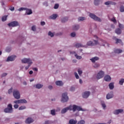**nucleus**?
I'll use <instances>...</instances> for the list:
<instances>
[{
	"mask_svg": "<svg viewBox=\"0 0 124 124\" xmlns=\"http://www.w3.org/2000/svg\"><path fill=\"white\" fill-rule=\"evenodd\" d=\"M21 62L22 63H28V66L25 67L26 70H28V69H29L30 68V66H31L32 63V62L31 59L24 58L21 60Z\"/></svg>",
	"mask_w": 124,
	"mask_h": 124,
	"instance_id": "nucleus-1",
	"label": "nucleus"
},
{
	"mask_svg": "<svg viewBox=\"0 0 124 124\" xmlns=\"http://www.w3.org/2000/svg\"><path fill=\"white\" fill-rule=\"evenodd\" d=\"M72 110L74 112H75L76 111V110H77V111H85V110H84L83 108H81L79 106H77L76 105H73L72 106Z\"/></svg>",
	"mask_w": 124,
	"mask_h": 124,
	"instance_id": "nucleus-2",
	"label": "nucleus"
},
{
	"mask_svg": "<svg viewBox=\"0 0 124 124\" xmlns=\"http://www.w3.org/2000/svg\"><path fill=\"white\" fill-rule=\"evenodd\" d=\"M62 102H67L68 101V96H67V93H65L62 94Z\"/></svg>",
	"mask_w": 124,
	"mask_h": 124,
	"instance_id": "nucleus-3",
	"label": "nucleus"
},
{
	"mask_svg": "<svg viewBox=\"0 0 124 124\" xmlns=\"http://www.w3.org/2000/svg\"><path fill=\"white\" fill-rule=\"evenodd\" d=\"M68 110L72 111V106L70 105L69 107L65 108L61 110L62 114H65Z\"/></svg>",
	"mask_w": 124,
	"mask_h": 124,
	"instance_id": "nucleus-4",
	"label": "nucleus"
},
{
	"mask_svg": "<svg viewBox=\"0 0 124 124\" xmlns=\"http://www.w3.org/2000/svg\"><path fill=\"white\" fill-rule=\"evenodd\" d=\"M5 113H12L13 112L12 108V105L11 104H9L8 105V108L4 109Z\"/></svg>",
	"mask_w": 124,
	"mask_h": 124,
	"instance_id": "nucleus-5",
	"label": "nucleus"
},
{
	"mask_svg": "<svg viewBox=\"0 0 124 124\" xmlns=\"http://www.w3.org/2000/svg\"><path fill=\"white\" fill-rule=\"evenodd\" d=\"M89 16L90 17L92 18V19H93L95 21H97L98 22H101V19L99 17L96 16H95L93 14H90L89 15Z\"/></svg>",
	"mask_w": 124,
	"mask_h": 124,
	"instance_id": "nucleus-6",
	"label": "nucleus"
},
{
	"mask_svg": "<svg viewBox=\"0 0 124 124\" xmlns=\"http://www.w3.org/2000/svg\"><path fill=\"white\" fill-rule=\"evenodd\" d=\"M13 95L16 98V99H19L20 96V93L18 90H14L13 92Z\"/></svg>",
	"mask_w": 124,
	"mask_h": 124,
	"instance_id": "nucleus-7",
	"label": "nucleus"
},
{
	"mask_svg": "<svg viewBox=\"0 0 124 124\" xmlns=\"http://www.w3.org/2000/svg\"><path fill=\"white\" fill-rule=\"evenodd\" d=\"M9 27H18L19 26V22L16 21H14L11 22L10 23L8 24Z\"/></svg>",
	"mask_w": 124,
	"mask_h": 124,
	"instance_id": "nucleus-8",
	"label": "nucleus"
},
{
	"mask_svg": "<svg viewBox=\"0 0 124 124\" xmlns=\"http://www.w3.org/2000/svg\"><path fill=\"white\" fill-rule=\"evenodd\" d=\"M104 77V72L103 71H99L96 76V79L97 80H99V79H101V78Z\"/></svg>",
	"mask_w": 124,
	"mask_h": 124,
	"instance_id": "nucleus-9",
	"label": "nucleus"
},
{
	"mask_svg": "<svg viewBox=\"0 0 124 124\" xmlns=\"http://www.w3.org/2000/svg\"><path fill=\"white\" fill-rule=\"evenodd\" d=\"M14 103H16V104H21L23 103H28V101H27L26 99H23L14 101Z\"/></svg>",
	"mask_w": 124,
	"mask_h": 124,
	"instance_id": "nucleus-10",
	"label": "nucleus"
},
{
	"mask_svg": "<svg viewBox=\"0 0 124 124\" xmlns=\"http://www.w3.org/2000/svg\"><path fill=\"white\" fill-rule=\"evenodd\" d=\"M98 44V41L96 40H94V43H93L92 41H90L87 43V45L88 46H93V45H96Z\"/></svg>",
	"mask_w": 124,
	"mask_h": 124,
	"instance_id": "nucleus-11",
	"label": "nucleus"
},
{
	"mask_svg": "<svg viewBox=\"0 0 124 124\" xmlns=\"http://www.w3.org/2000/svg\"><path fill=\"white\" fill-rule=\"evenodd\" d=\"M91 94V92H85L82 94V97L83 98H88L89 96H90V95Z\"/></svg>",
	"mask_w": 124,
	"mask_h": 124,
	"instance_id": "nucleus-12",
	"label": "nucleus"
},
{
	"mask_svg": "<svg viewBox=\"0 0 124 124\" xmlns=\"http://www.w3.org/2000/svg\"><path fill=\"white\" fill-rule=\"evenodd\" d=\"M16 58V56L15 55V56L12 55V56H9V57H8L6 62H12L14 61V60H15Z\"/></svg>",
	"mask_w": 124,
	"mask_h": 124,
	"instance_id": "nucleus-13",
	"label": "nucleus"
},
{
	"mask_svg": "<svg viewBox=\"0 0 124 124\" xmlns=\"http://www.w3.org/2000/svg\"><path fill=\"white\" fill-rule=\"evenodd\" d=\"M123 112H124V110L122 109H116L114 111L113 114H114V115H119L120 113H123Z\"/></svg>",
	"mask_w": 124,
	"mask_h": 124,
	"instance_id": "nucleus-14",
	"label": "nucleus"
},
{
	"mask_svg": "<svg viewBox=\"0 0 124 124\" xmlns=\"http://www.w3.org/2000/svg\"><path fill=\"white\" fill-rule=\"evenodd\" d=\"M25 123L26 124H31V123H33V119L31 118H28L25 121Z\"/></svg>",
	"mask_w": 124,
	"mask_h": 124,
	"instance_id": "nucleus-15",
	"label": "nucleus"
},
{
	"mask_svg": "<svg viewBox=\"0 0 124 124\" xmlns=\"http://www.w3.org/2000/svg\"><path fill=\"white\" fill-rule=\"evenodd\" d=\"M90 60L92 62H93V63H94V62H95L96 61H98V60H99V58H98V57H95L92 58Z\"/></svg>",
	"mask_w": 124,
	"mask_h": 124,
	"instance_id": "nucleus-16",
	"label": "nucleus"
},
{
	"mask_svg": "<svg viewBox=\"0 0 124 124\" xmlns=\"http://www.w3.org/2000/svg\"><path fill=\"white\" fill-rule=\"evenodd\" d=\"M55 84L57 86H59L60 87H62V86H63V83L62 81H57L55 82Z\"/></svg>",
	"mask_w": 124,
	"mask_h": 124,
	"instance_id": "nucleus-17",
	"label": "nucleus"
},
{
	"mask_svg": "<svg viewBox=\"0 0 124 124\" xmlns=\"http://www.w3.org/2000/svg\"><path fill=\"white\" fill-rule=\"evenodd\" d=\"M113 96V93L112 92H110V93H108L107 95V99H110V98H112Z\"/></svg>",
	"mask_w": 124,
	"mask_h": 124,
	"instance_id": "nucleus-18",
	"label": "nucleus"
},
{
	"mask_svg": "<svg viewBox=\"0 0 124 124\" xmlns=\"http://www.w3.org/2000/svg\"><path fill=\"white\" fill-rule=\"evenodd\" d=\"M104 80L106 81V82H109L111 81V77L109 75H107L104 77Z\"/></svg>",
	"mask_w": 124,
	"mask_h": 124,
	"instance_id": "nucleus-19",
	"label": "nucleus"
},
{
	"mask_svg": "<svg viewBox=\"0 0 124 124\" xmlns=\"http://www.w3.org/2000/svg\"><path fill=\"white\" fill-rule=\"evenodd\" d=\"M76 52L75 51L71 52V54H75V57H76L77 59V60H81L82 59V56H80L77 55V54L76 53Z\"/></svg>",
	"mask_w": 124,
	"mask_h": 124,
	"instance_id": "nucleus-20",
	"label": "nucleus"
},
{
	"mask_svg": "<svg viewBox=\"0 0 124 124\" xmlns=\"http://www.w3.org/2000/svg\"><path fill=\"white\" fill-rule=\"evenodd\" d=\"M57 17H58V15L57 14H53L50 16V19H52V20H56L57 19Z\"/></svg>",
	"mask_w": 124,
	"mask_h": 124,
	"instance_id": "nucleus-21",
	"label": "nucleus"
},
{
	"mask_svg": "<svg viewBox=\"0 0 124 124\" xmlns=\"http://www.w3.org/2000/svg\"><path fill=\"white\" fill-rule=\"evenodd\" d=\"M80 26L78 25H75L73 26V31H77L79 30Z\"/></svg>",
	"mask_w": 124,
	"mask_h": 124,
	"instance_id": "nucleus-22",
	"label": "nucleus"
},
{
	"mask_svg": "<svg viewBox=\"0 0 124 124\" xmlns=\"http://www.w3.org/2000/svg\"><path fill=\"white\" fill-rule=\"evenodd\" d=\"M26 10V13L27 15H31V14H32V11H31V9L27 8V10Z\"/></svg>",
	"mask_w": 124,
	"mask_h": 124,
	"instance_id": "nucleus-23",
	"label": "nucleus"
},
{
	"mask_svg": "<svg viewBox=\"0 0 124 124\" xmlns=\"http://www.w3.org/2000/svg\"><path fill=\"white\" fill-rule=\"evenodd\" d=\"M67 21H68V17H65L61 19L62 23H65V22H67Z\"/></svg>",
	"mask_w": 124,
	"mask_h": 124,
	"instance_id": "nucleus-24",
	"label": "nucleus"
},
{
	"mask_svg": "<svg viewBox=\"0 0 124 124\" xmlns=\"http://www.w3.org/2000/svg\"><path fill=\"white\" fill-rule=\"evenodd\" d=\"M69 124H77V121L74 120L73 119H70L69 121Z\"/></svg>",
	"mask_w": 124,
	"mask_h": 124,
	"instance_id": "nucleus-25",
	"label": "nucleus"
},
{
	"mask_svg": "<svg viewBox=\"0 0 124 124\" xmlns=\"http://www.w3.org/2000/svg\"><path fill=\"white\" fill-rule=\"evenodd\" d=\"M115 33H117V34H121V33H122V30L120 28H117L115 30Z\"/></svg>",
	"mask_w": 124,
	"mask_h": 124,
	"instance_id": "nucleus-26",
	"label": "nucleus"
},
{
	"mask_svg": "<svg viewBox=\"0 0 124 124\" xmlns=\"http://www.w3.org/2000/svg\"><path fill=\"white\" fill-rule=\"evenodd\" d=\"M123 50L122 49H116L114 50V53H115V54H121Z\"/></svg>",
	"mask_w": 124,
	"mask_h": 124,
	"instance_id": "nucleus-27",
	"label": "nucleus"
},
{
	"mask_svg": "<svg viewBox=\"0 0 124 124\" xmlns=\"http://www.w3.org/2000/svg\"><path fill=\"white\" fill-rule=\"evenodd\" d=\"M75 47L76 48H80L81 47H84V46L80 43H77L75 45Z\"/></svg>",
	"mask_w": 124,
	"mask_h": 124,
	"instance_id": "nucleus-28",
	"label": "nucleus"
},
{
	"mask_svg": "<svg viewBox=\"0 0 124 124\" xmlns=\"http://www.w3.org/2000/svg\"><path fill=\"white\" fill-rule=\"evenodd\" d=\"M108 86L109 87L110 90H113V89H114V83L112 82L109 83Z\"/></svg>",
	"mask_w": 124,
	"mask_h": 124,
	"instance_id": "nucleus-29",
	"label": "nucleus"
},
{
	"mask_svg": "<svg viewBox=\"0 0 124 124\" xmlns=\"http://www.w3.org/2000/svg\"><path fill=\"white\" fill-rule=\"evenodd\" d=\"M106 5H109V4H115V3L112 2V1H108L105 3Z\"/></svg>",
	"mask_w": 124,
	"mask_h": 124,
	"instance_id": "nucleus-30",
	"label": "nucleus"
},
{
	"mask_svg": "<svg viewBox=\"0 0 124 124\" xmlns=\"http://www.w3.org/2000/svg\"><path fill=\"white\" fill-rule=\"evenodd\" d=\"M43 87V85L40 84H37L36 85V89H41Z\"/></svg>",
	"mask_w": 124,
	"mask_h": 124,
	"instance_id": "nucleus-31",
	"label": "nucleus"
},
{
	"mask_svg": "<svg viewBox=\"0 0 124 124\" xmlns=\"http://www.w3.org/2000/svg\"><path fill=\"white\" fill-rule=\"evenodd\" d=\"M7 19V16H4L2 17L1 20L2 22H5Z\"/></svg>",
	"mask_w": 124,
	"mask_h": 124,
	"instance_id": "nucleus-32",
	"label": "nucleus"
},
{
	"mask_svg": "<svg viewBox=\"0 0 124 124\" xmlns=\"http://www.w3.org/2000/svg\"><path fill=\"white\" fill-rule=\"evenodd\" d=\"M84 20H86V18H85V17H79L78 18L79 22H80V21H84Z\"/></svg>",
	"mask_w": 124,
	"mask_h": 124,
	"instance_id": "nucleus-33",
	"label": "nucleus"
},
{
	"mask_svg": "<svg viewBox=\"0 0 124 124\" xmlns=\"http://www.w3.org/2000/svg\"><path fill=\"white\" fill-rule=\"evenodd\" d=\"M93 66L94 67V68H97V67H99V66H100V65L97 63H95Z\"/></svg>",
	"mask_w": 124,
	"mask_h": 124,
	"instance_id": "nucleus-34",
	"label": "nucleus"
},
{
	"mask_svg": "<svg viewBox=\"0 0 124 124\" xmlns=\"http://www.w3.org/2000/svg\"><path fill=\"white\" fill-rule=\"evenodd\" d=\"M118 43H123V42H122V40H121L120 39H116V44H118Z\"/></svg>",
	"mask_w": 124,
	"mask_h": 124,
	"instance_id": "nucleus-35",
	"label": "nucleus"
},
{
	"mask_svg": "<svg viewBox=\"0 0 124 124\" xmlns=\"http://www.w3.org/2000/svg\"><path fill=\"white\" fill-rule=\"evenodd\" d=\"M94 4L95 5H98L99 4V0H94Z\"/></svg>",
	"mask_w": 124,
	"mask_h": 124,
	"instance_id": "nucleus-36",
	"label": "nucleus"
},
{
	"mask_svg": "<svg viewBox=\"0 0 124 124\" xmlns=\"http://www.w3.org/2000/svg\"><path fill=\"white\" fill-rule=\"evenodd\" d=\"M53 124V122L49 120L46 121L45 122V124Z\"/></svg>",
	"mask_w": 124,
	"mask_h": 124,
	"instance_id": "nucleus-37",
	"label": "nucleus"
},
{
	"mask_svg": "<svg viewBox=\"0 0 124 124\" xmlns=\"http://www.w3.org/2000/svg\"><path fill=\"white\" fill-rule=\"evenodd\" d=\"M51 114L53 116H55V115H56V110H55V109L51 110Z\"/></svg>",
	"mask_w": 124,
	"mask_h": 124,
	"instance_id": "nucleus-38",
	"label": "nucleus"
},
{
	"mask_svg": "<svg viewBox=\"0 0 124 124\" xmlns=\"http://www.w3.org/2000/svg\"><path fill=\"white\" fill-rule=\"evenodd\" d=\"M124 82V78H122L120 81H119V85H123Z\"/></svg>",
	"mask_w": 124,
	"mask_h": 124,
	"instance_id": "nucleus-39",
	"label": "nucleus"
},
{
	"mask_svg": "<svg viewBox=\"0 0 124 124\" xmlns=\"http://www.w3.org/2000/svg\"><path fill=\"white\" fill-rule=\"evenodd\" d=\"M85 121L81 120L80 121L78 122V124H85Z\"/></svg>",
	"mask_w": 124,
	"mask_h": 124,
	"instance_id": "nucleus-40",
	"label": "nucleus"
},
{
	"mask_svg": "<svg viewBox=\"0 0 124 124\" xmlns=\"http://www.w3.org/2000/svg\"><path fill=\"white\" fill-rule=\"evenodd\" d=\"M120 12H124V6H121L120 8Z\"/></svg>",
	"mask_w": 124,
	"mask_h": 124,
	"instance_id": "nucleus-41",
	"label": "nucleus"
},
{
	"mask_svg": "<svg viewBox=\"0 0 124 124\" xmlns=\"http://www.w3.org/2000/svg\"><path fill=\"white\" fill-rule=\"evenodd\" d=\"M110 21H111V22H113V23H117V20H116V18H115V17L110 19Z\"/></svg>",
	"mask_w": 124,
	"mask_h": 124,
	"instance_id": "nucleus-42",
	"label": "nucleus"
},
{
	"mask_svg": "<svg viewBox=\"0 0 124 124\" xmlns=\"http://www.w3.org/2000/svg\"><path fill=\"white\" fill-rule=\"evenodd\" d=\"M23 10H27V8H19L18 9V11H23Z\"/></svg>",
	"mask_w": 124,
	"mask_h": 124,
	"instance_id": "nucleus-43",
	"label": "nucleus"
},
{
	"mask_svg": "<svg viewBox=\"0 0 124 124\" xmlns=\"http://www.w3.org/2000/svg\"><path fill=\"white\" fill-rule=\"evenodd\" d=\"M24 109H26V106H22L19 108V110H24Z\"/></svg>",
	"mask_w": 124,
	"mask_h": 124,
	"instance_id": "nucleus-44",
	"label": "nucleus"
},
{
	"mask_svg": "<svg viewBox=\"0 0 124 124\" xmlns=\"http://www.w3.org/2000/svg\"><path fill=\"white\" fill-rule=\"evenodd\" d=\"M76 36V33H75V32H73L71 33V36L72 37H75Z\"/></svg>",
	"mask_w": 124,
	"mask_h": 124,
	"instance_id": "nucleus-45",
	"label": "nucleus"
},
{
	"mask_svg": "<svg viewBox=\"0 0 124 124\" xmlns=\"http://www.w3.org/2000/svg\"><path fill=\"white\" fill-rule=\"evenodd\" d=\"M48 35H49L50 36H51V37H53V36H54V34H53V33H52V32L49 31V32H48Z\"/></svg>",
	"mask_w": 124,
	"mask_h": 124,
	"instance_id": "nucleus-46",
	"label": "nucleus"
},
{
	"mask_svg": "<svg viewBox=\"0 0 124 124\" xmlns=\"http://www.w3.org/2000/svg\"><path fill=\"white\" fill-rule=\"evenodd\" d=\"M54 9H58L59 8V4H56L54 7Z\"/></svg>",
	"mask_w": 124,
	"mask_h": 124,
	"instance_id": "nucleus-47",
	"label": "nucleus"
},
{
	"mask_svg": "<svg viewBox=\"0 0 124 124\" xmlns=\"http://www.w3.org/2000/svg\"><path fill=\"white\" fill-rule=\"evenodd\" d=\"M9 9L11 10V11H14V10H15V8H14L13 6H11Z\"/></svg>",
	"mask_w": 124,
	"mask_h": 124,
	"instance_id": "nucleus-48",
	"label": "nucleus"
},
{
	"mask_svg": "<svg viewBox=\"0 0 124 124\" xmlns=\"http://www.w3.org/2000/svg\"><path fill=\"white\" fill-rule=\"evenodd\" d=\"M75 76L76 79H79V76L78 75V74H77V72L75 73Z\"/></svg>",
	"mask_w": 124,
	"mask_h": 124,
	"instance_id": "nucleus-49",
	"label": "nucleus"
},
{
	"mask_svg": "<svg viewBox=\"0 0 124 124\" xmlns=\"http://www.w3.org/2000/svg\"><path fill=\"white\" fill-rule=\"evenodd\" d=\"M78 72L79 75H81V74H82V73H83V72L80 69H78Z\"/></svg>",
	"mask_w": 124,
	"mask_h": 124,
	"instance_id": "nucleus-50",
	"label": "nucleus"
},
{
	"mask_svg": "<svg viewBox=\"0 0 124 124\" xmlns=\"http://www.w3.org/2000/svg\"><path fill=\"white\" fill-rule=\"evenodd\" d=\"M70 91H71V92H74V91H75V88H74V87H71Z\"/></svg>",
	"mask_w": 124,
	"mask_h": 124,
	"instance_id": "nucleus-51",
	"label": "nucleus"
},
{
	"mask_svg": "<svg viewBox=\"0 0 124 124\" xmlns=\"http://www.w3.org/2000/svg\"><path fill=\"white\" fill-rule=\"evenodd\" d=\"M12 90H13V88H11L8 91V93L10 94L12 93Z\"/></svg>",
	"mask_w": 124,
	"mask_h": 124,
	"instance_id": "nucleus-52",
	"label": "nucleus"
},
{
	"mask_svg": "<svg viewBox=\"0 0 124 124\" xmlns=\"http://www.w3.org/2000/svg\"><path fill=\"white\" fill-rule=\"evenodd\" d=\"M31 30L33 31H35L36 30V28H35V26H32L31 28Z\"/></svg>",
	"mask_w": 124,
	"mask_h": 124,
	"instance_id": "nucleus-53",
	"label": "nucleus"
},
{
	"mask_svg": "<svg viewBox=\"0 0 124 124\" xmlns=\"http://www.w3.org/2000/svg\"><path fill=\"white\" fill-rule=\"evenodd\" d=\"M119 27L120 29H123V28H124V25H123V24H122L121 23H119Z\"/></svg>",
	"mask_w": 124,
	"mask_h": 124,
	"instance_id": "nucleus-54",
	"label": "nucleus"
},
{
	"mask_svg": "<svg viewBox=\"0 0 124 124\" xmlns=\"http://www.w3.org/2000/svg\"><path fill=\"white\" fill-rule=\"evenodd\" d=\"M6 75H7V74L4 73L1 75V77L2 78V77H5V76H6Z\"/></svg>",
	"mask_w": 124,
	"mask_h": 124,
	"instance_id": "nucleus-55",
	"label": "nucleus"
},
{
	"mask_svg": "<svg viewBox=\"0 0 124 124\" xmlns=\"http://www.w3.org/2000/svg\"><path fill=\"white\" fill-rule=\"evenodd\" d=\"M14 107L15 109H17L18 107H19V105L16 104L14 106Z\"/></svg>",
	"mask_w": 124,
	"mask_h": 124,
	"instance_id": "nucleus-56",
	"label": "nucleus"
},
{
	"mask_svg": "<svg viewBox=\"0 0 124 124\" xmlns=\"http://www.w3.org/2000/svg\"><path fill=\"white\" fill-rule=\"evenodd\" d=\"M11 51V48H6V51L8 53H9Z\"/></svg>",
	"mask_w": 124,
	"mask_h": 124,
	"instance_id": "nucleus-57",
	"label": "nucleus"
},
{
	"mask_svg": "<svg viewBox=\"0 0 124 124\" xmlns=\"http://www.w3.org/2000/svg\"><path fill=\"white\" fill-rule=\"evenodd\" d=\"M102 106L103 108H104V109H105V108L106 107V105H105V104L102 103Z\"/></svg>",
	"mask_w": 124,
	"mask_h": 124,
	"instance_id": "nucleus-58",
	"label": "nucleus"
},
{
	"mask_svg": "<svg viewBox=\"0 0 124 124\" xmlns=\"http://www.w3.org/2000/svg\"><path fill=\"white\" fill-rule=\"evenodd\" d=\"M41 26H44L45 25V22L42 21L41 22Z\"/></svg>",
	"mask_w": 124,
	"mask_h": 124,
	"instance_id": "nucleus-59",
	"label": "nucleus"
},
{
	"mask_svg": "<svg viewBox=\"0 0 124 124\" xmlns=\"http://www.w3.org/2000/svg\"><path fill=\"white\" fill-rule=\"evenodd\" d=\"M48 89L49 90H52L53 89V86H51V85H49L48 87Z\"/></svg>",
	"mask_w": 124,
	"mask_h": 124,
	"instance_id": "nucleus-60",
	"label": "nucleus"
},
{
	"mask_svg": "<svg viewBox=\"0 0 124 124\" xmlns=\"http://www.w3.org/2000/svg\"><path fill=\"white\" fill-rule=\"evenodd\" d=\"M32 73H33V72L31 70L29 72V74H30V75H31Z\"/></svg>",
	"mask_w": 124,
	"mask_h": 124,
	"instance_id": "nucleus-61",
	"label": "nucleus"
},
{
	"mask_svg": "<svg viewBox=\"0 0 124 124\" xmlns=\"http://www.w3.org/2000/svg\"><path fill=\"white\" fill-rule=\"evenodd\" d=\"M33 70H34V71H37L38 69L36 68H33Z\"/></svg>",
	"mask_w": 124,
	"mask_h": 124,
	"instance_id": "nucleus-62",
	"label": "nucleus"
},
{
	"mask_svg": "<svg viewBox=\"0 0 124 124\" xmlns=\"http://www.w3.org/2000/svg\"><path fill=\"white\" fill-rule=\"evenodd\" d=\"M79 83L80 84H82V83H83V81L82 80V79H79Z\"/></svg>",
	"mask_w": 124,
	"mask_h": 124,
	"instance_id": "nucleus-63",
	"label": "nucleus"
},
{
	"mask_svg": "<svg viewBox=\"0 0 124 124\" xmlns=\"http://www.w3.org/2000/svg\"><path fill=\"white\" fill-rule=\"evenodd\" d=\"M23 85H25L26 86L27 85V82L24 81V82H23Z\"/></svg>",
	"mask_w": 124,
	"mask_h": 124,
	"instance_id": "nucleus-64",
	"label": "nucleus"
}]
</instances>
